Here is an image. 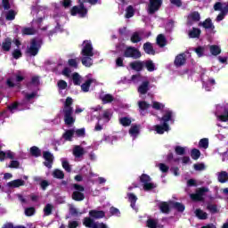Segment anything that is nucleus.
<instances>
[{
  "instance_id": "27",
  "label": "nucleus",
  "mask_w": 228,
  "mask_h": 228,
  "mask_svg": "<svg viewBox=\"0 0 228 228\" xmlns=\"http://www.w3.org/2000/svg\"><path fill=\"white\" fill-rule=\"evenodd\" d=\"M195 215L199 220H208V213L204 212V210L200 208H197L195 210Z\"/></svg>"
},
{
  "instance_id": "15",
  "label": "nucleus",
  "mask_w": 228,
  "mask_h": 228,
  "mask_svg": "<svg viewBox=\"0 0 228 228\" xmlns=\"http://www.w3.org/2000/svg\"><path fill=\"white\" fill-rule=\"evenodd\" d=\"M168 129H170L168 123L155 126V131H157L158 134H163L165 131H168Z\"/></svg>"
},
{
  "instance_id": "50",
  "label": "nucleus",
  "mask_w": 228,
  "mask_h": 228,
  "mask_svg": "<svg viewBox=\"0 0 228 228\" xmlns=\"http://www.w3.org/2000/svg\"><path fill=\"white\" fill-rule=\"evenodd\" d=\"M189 19H191L193 22H199L200 20V13L199 12H193L189 15Z\"/></svg>"
},
{
  "instance_id": "20",
  "label": "nucleus",
  "mask_w": 228,
  "mask_h": 228,
  "mask_svg": "<svg viewBox=\"0 0 228 228\" xmlns=\"http://www.w3.org/2000/svg\"><path fill=\"white\" fill-rule=\"evenodd\" d=\"M33 86L35 88H38L40 86V77L38 76H34L32 77L30 82H29V89L33 90Z\"/></svg>"
},
{
  "instance_id": "43",
  "label": "nucleus",
  "mask_w": 228,
  "mask_h": 228,
  "mask_svg": "<svg viewBox=\"0 0 228 228\" xmlns=\"http://www.w3.org/2000/svg\"><path fill=\"white\" fill-rule=\"evenodd\" d=\"M88 13V9L85 7V4H80L79 10H78V15L79 17H86V14Z\"/></svg>"
},
{
  "instance_id": "62",
  "label": "nucleus",
  "mask_w": 228,
  "mask_h": 228,
  "mask_svg": "<svg viewBox=\"0 0 228 228\" xmlns=\"http://www.w3.org/2000/svg\"><path fill=\"white\" fill-rule=\"evenodd\" d=\"M57 85L60 90H65L68 86L67 82L65 80H59Z\"/></svg>"
},
{
  "instance_id": "1",
  "label": "nucleus",
  "mask_w": 228,
  "mask_h": 228,
  "mask_svg": "<svg viewBox=\"0 0 228 228\" xmlns=\"http://www.w3.org/2000/svg\"><path fill=\"white\" fill-rule=\"evenodd\" d=\"M74 100L71 97H67L63 105V117H64V124L66 126H74L76 123V118H74Z\"/></svg>"
},
{
  "instance_id": "45",
  "label": "nucleus",
  "mask_w": 228,
  "mask_h": 228,
  "mask_svg": "<svg viewBox=\"0 0 228 228\" xmlns=\"http://www.w3.org/2000/svg\"><path fill=\"white\" fill-rule=\"evenodd\" d=\"M138 107L141 110V111H145V110H149L151 108V104H149L145 101H140L138 102Z\"/></svg>"
},
{
  "instance_id": "44",
  "label": "nucleus",
  "mask_w": 228,
  "mask_h": 228,
  "mask_svg": "<svg viewBox=\"0 0 228 228\" xmlns=\"http://www.w3.org/2000/svg\"><path fill=\"white\" fill-rule=\"evenodd\" d=\"M129 134H131V136L140 134V126L138 125L132 126L129 129Z\"/></svg>"
},
{
  "instance_id": "63",
  "label": "nucleus",
  "mask_w": 228,
  "mask_h": 228,
  "mask_svg": "<svg viewBox=\"0 0 228 228\" xmlns=\"http://www.w3.org/2000/svg\"><path fill=\"white\" fill-rule=\"evenodd\" d=\"M68 64L69 67H72L73 69H77V61L76 59H69L68 61Z\"/></svg>"
},
{
  "instance_id": "39",
  "label": "nucleus",
  "mask_w": 228,
  "mask_h": 228,
  "mask_svg": "<svg viewBox=\"0 0 228 228\" xmlns=\"http://www.w3.org/2000/svg\"><path fill=\"white\" fill-rule=\"evenodd\" d=\"M84 225L88 228H94L95 221L92 217H86L83 222Z\"/></svg>"
},
{
  "instance_id": "30",
  "label": "nucleus",
  "mask_w": 228,
  "mask_h": 228,
  "mask_svg": "<svg viewBox=\"0 0 228 228\" xmlns=\"http://www.w3.org/2000/svg\"><path fill=\"white\" fill-rule=\"evenodd\" d=\"M92 83H94V79L89 78L87 79L84 84L81 85V90L82 92H90V86H92Z\"/></svg>"
},
{
  "instance_id": "61",
  "label": "nucleus",
  "mask_w": 228,
  "mask_h": 228,
  "mask_svg": "<svg viewBox=\"0 0 228 228\" xmlns=\"http://www.w3.org/2000/svg\"><path fill=\"white\" fill-rule=\"evenodd\" d=\"M51 183H49V181L47 180H43L39 183V186H41V189L43 191L47 190V187L50 185Z\"/></svg>"
},
{
  "instance_id": "29",
  "label": "nucleus",
  "mask_w": 228,
  "mask_h": 228,
  "mask_svg": "<svg viewBox=\"0 0 228 228\" xmlns=\"http://www.w3.org/2000/svg\"><path fill=\"white\" fill-rule=\"evenodd\" d=\"M209 51L213 56H218L222 53V49L216 45H210Z\"/></svg>"
},
{
  "instance_id": "7",
  "label": "nucleus",
  "mask_w": 228,
  "mask_h": 228,
  "mask_svg": "<svg viewBox=\"0 0 228 228\" xmlns=\"http://www.w3.org/2000/svg\"><path fill=\"white\" fill-rule=\"evenodd\" d=\"M85 46L81 51L82 56L91 57L94 56V46H92V42L84 41Z\"/></svg>"
},
{
  "instance_id": "53",
  "label": "nucleus",
  "mask_w": 228,
  "mask_h": 228,
  "mask_svg": "<svg viewBox=\"0 0 228 228\" xmlns=\"http://www.w3.org/2000/svg\"><path fill=\"white\" fill-rule=\"evenodd\" d=\"M146 225L149 228H158V222L154 219H148L146 222Z\"/></svg>"
},
{
  "instance_id": "47",
  "label": "nucleus",
  "mask_w": 228,
  "mask_h": 228,
  "mask_svg": "<svg viewBox=\"0 0 228 228\" xmlns=\"http://www.w3.org/2000/svg\"><path fill=\"white\" fill-rule=\"evenodd\" d=\"M134 16V7L133 5H129L126 8V19H131V17Z\"/></svg>"
},
{
  "instance_id": "8",
  "label": "nucleus",
  "mask_w": 228,
  "mask_h": 228,
  "mask_svg": "<svg viewBox=\"0 0 228 228\" xmlns=\"http://www.w3.org/2000/svg\"><path fill=\"white\" fill-rule=\"evenodd\" d=\"M174 65L177 68L186 65V53H179L176 55L174 61Z\"/></svg>"
},
{
  "instance_id": "35",
  "label": "nucleus",
  "mask_w": 228,
  "mask_h": 228,
  "mask_svg": "<svg viewBox=\"0 0 228 228\" xmlns=\"http://www.w3.org/2000/svg\"><path fill=\"white\" fill-rule=\"evenodd\" d=\"M173 208L178 211V213H183L184 209H186V207L181 202H174Z\"/></svg>"
},
{
  "instance_id": "38",
  "label": "nucleus",
  "mask_w": 228,
  "mask_h": 228,
  "mask_svg": "<svg viewBox=\"0 0 228 228\" xmlns=\"http://www.w3.org/2000/svg\"><path fill=\"white\" fill-rule=\"evenodd\" d=\"M2 49L3 51H10V49H12V39L7 38L5 39L3 44H2Z\"/></svg>"
},
{
  "instance_id": "33",
  "label": "nucleus",
  "mask_w": 228,
  "mask_h": 228,
  "mask_svg": "<svg viewBox=\"0 0 228 228\" xmlns=\"http://www.w3.org/2000/svg\"><path fill=\"white\" fill-rule=\"evenodd\" d=\"M72 81L75 86H81V76L79 73L75 72L72 74Z\"/></svg>"
},
{
  "instance_id": "5",
  "label": "nucleus",
  "mask_w": 228,
  "mask_h": 228,
  "mask_svg": "<svg viewBox=\"0 0 228 228\" xmlns=\"http://www.w3.org/2000/svg\"><path fill=\"white\" fill-rule=\"evenodd\" d=\"M150 4L148 5V13L149 15H154L156 12H159L163 4V0H149Z\"/></svg>"
},
{
  "instance_id": "37",
  "label": "nucleus",
  "mask_w": 228,
  "mask_h": 228,
  "mask_svg": "<svg viewBox=\"0 0 228 228\" xmlns=\"http://www.w3.org/2000/svg\"><path fill=\"white\" fill-rule=\"evenodd\" d=\"M19 200L21 202L23 208H26V205L28 204L29 200V197L24 193L18 194Z\"/></svg>"
},
{
  "instance_id": "55",
  "label": "nucleus",
  "mask_w": 228,
  "mask_h": 228,
  "mask_svg": "<svg viewBox=\"0 0 228 228\" xmlns=\"http://www.w3.org/2000/svg\"><path fill=\"white\" fill-rule=\"evenodd\" d=\"M196 54L199 56V58H202L204 56V46H198L197 48L194 49Z\"/></svg>"
},
{
  "instance_id": "56",
  "label": "nucleus",
  "mask_w": 228,
  "mask_h": 228,
  "mask_svg": "<svg viewBox=\"0 0 228 228\" xmlns=\"http://www.w3.org/2000/svg\"><path fill=\"white\" fill-rule=\"evenodd\" d=\"M225 114L218 116V118L221 122H228V109L224 110Z\"/></svg>"
},
{
  "instance_id": "41",
  "label": "nucleus",
  "mask_w": 228,
  "mask_h": 228,
  "mask_svg": "<svg viewBox=\"0 0 228 228\" xmlns=\"http://www.w3.org/2000/svg\"><path fill=\"white\" fill-rule=\"evenodd\" d=\"M159 209H160L161 213H166L167 215H168V213H170V206L167 202L160 203Z\"/></svg>"
},
{
  "instance_id": "13",
  "label": "nucleus",
  "mask_w": 228,
  "mask_h": 228,
  "mask_svg": "<svg viewBox=\"0 0 228 228\" xmlns=\"http://www.w3.org/2000/svg\"><path fill=\"white\" fill-rule=\"evenodd\" d=\"M143 51L146 53V54H151V56L156 54V50H154V46H152V43L151 42H146L143 44Z\"/></svg>"
},
{
  "instance_id": "4",
  "label": "nucleus",
  "mask_w": 228,
  "mask_h": 228,
  "mask_svg": "<svg viewBox=\"0 0 228 228\" xmlns=\"http://www.w3.org/2000/svg\"><path fill=\"white\" fill-rule=\"evenodd\" d=\"M151 178L147 174H142L140 176V183H142L144 191H151V190H154V188H157L158 185L156 183H151Z\"/></svg>"
},
{
  "instance_id": "60",
  "label": "nucleus",
  "mask_w": 228,
  "mask_h": 228,
  "mask_svg": "<svg viewBox=\"0 0 228 228\" xmlns=\"http://www.w3.org/2000/svg\"><path fill=\"white\" fill-rule=\"evenodd\" d=\"M62 168H64V170H66V172H72L70 164H69V161H67V160L62 161Z\"/></svg>"
},
{
  "instance_id": "54",
  "label": "nucleus",
  "mask_w": 228,
  "mask_h": 228,
  "mask_svg": "<svg viewBox=\"0 0 228 228\" xmlns=\"http://www.w3.org/2000/svg\"><path fill=\"white\" fill-rule=\"evenodd\" d=\"M207 209L212 213V215H215V213H218V207L216 205L208 204L207 206Z\"/></svg>"
},
{
  "instance_id": "18",
  "label": "nucleus",
  "mask_w": 228,
  "mask_h": 228,
  "mask_svg": "<svg viewBox=\"0 0 228 228\" xmlns=\"http://www.w3.org/2000/svg\"><path fill=\"white\" fill-rule=\"evenodd\" d=\"M71 199L76 202H81L82 200H85V193L79 192V191H75L71 195Z\"/></svg>"
},
{
  "instance_id": "64",
  "label": "nucleus",
  "mask_w": 228,
  "mask_h": 228,
  "mask_svg": "<svg viewBox=\"0 0 228 228\" xmlns=\"http://www.w3.org/2000/svg\"><path fill=\"white\" fill-rule=\"evenodd\" d=\"M93 228H108V225L104 223L95 222Z\"/></svg>"
},
{
  "instance_id": "34",
  "label": "nucleus",
  "mask_w": 228,
  "mask_h": 228,
  "mask_svg": "<svg viewBox=\"0 0 228 228\" xmlns=\"http://www.w3.org/2000/svg\"><path fill=\"white\" fill-rule=\"evenodd\" d=\"M13 157H14V154L12 151L4 152V151H0V161H4V159H6V158L12 159Z\"/></svg>"
},
{
  "instance_id": "42",
  "label": "nucleus",
  "mask_w": 228,
  "mask_h": 228,
  "mask_svg": "<svg viewBox=\"0 0 228 228\" xmlns=\"http://www.w3.org/2000/svg\"><path fill=\"white\" fill-rule=\"evenodd\" d=\"M53 175L55 179H65V173L60 169H54Z\"/></svg>"
},
{
  "instance_id": "25",
  "label": "nucleus",
  "mask_w": 228,
  "mask_h": 228,
  "mask_svg": "<svg viewBox=\"0 0 228 228\" xmlns=\"http://www.w3.org/2000/svg\"><path fill=\"white\" fill-rule=\"evenodd\" d=\"M54 209V206L51 203H47L44 208V216H51L53 215V210Z\"/></svg>"
},
{
  "instance_id": "22",
  "label": "nucleus",
  "mask_w": 228,
  "mask_h": 228,
  "mask_svg": "<svg viewBox=\"0 0 228 228\" xmlns=\"http://www.w3.org/2000/svg\"><path fill=\"white\" fill-rule=\"evenodd\" d=\"M29 153L33 156V158H40V156H42V150L37 146H32L29 149Z\"/></svg>"
},
{
  "instance_id": "26",
  "label": "nucleus",
  "mask_w": 228,
  "mask_h": 228,
  "mask_svg": "<svg viewBox=\"0 0 228 228\" xmlns=\"http://www.w3.org/2000/svg\"><path fill=\"white\" fill-rule=\"evenodd\" d=\"M174 115V112L170 110H166L165 115L160 118L164 124H167V122H170L172 120V116Z\"/></svg>"
},
{
  "instance_id": "31",
  "label": "nucleus",
  "mask_w": 228,
  "mask_h": 228,
  "mask_svg": "<svg viewBox=\"0 0 228 228\" xmlns=\"http://www.w3.org/2000/svg\"><path fill=\"white\" fill-rule=\"evenodd\" d=\"M130 41L132 44H138V42H142V36H140V32H134L130 37Z\"/></svg>"
},
{
  "instance_id": "19",
  "label": "nucleus",
  "mask_w": 228,
  "mask_h": 228,
  "mask_svg": "<svg viewBox=\"0 0 228 228\" xmlns=\"http://www.w3.org/2000/svg\"><path fill=\"white\" fill-rule=\"evenodd\" d=\"M100 100L102 102V104H110V102L115 101V98L112 94H107L104 95H100Z\"/></svg>"
},
{
  "instance_id": "9",
  "label": "nucleus",
  "mask_w": 228,
  "mask_h": 228,
  "mask_svg": "<svg viewBox=\"0 0 228 228\" xmlns=\"http://www.w3.org/2000/svg\"><path fill=\"white\" fill-rule=\"evenodd\" d=\"M130 69L135 70V72H142L143 67H145V62L142 61H134L129 63Z\"/></svg>"
},
{
  "instance_id": "36",
  "label": "nucleus",
  "mask_w": 228,
  "mask_h": 228,
  "mask_svg": "<svg viewBox=\"0 0 228 228\" xmlns=\"http://www.w3.org/2000/svg\"><path fill=\"white\" fill-rule=\"evenodd\" d=\"M219 183H227V179H228V174L226 171H221L218 175L217 177Z\"/></svg>"
},
{
  "instance_id": "48",
  "label": "nucleus",
  "mask_w": 228,
  "mask_h": 228,
  "mask_svg": "<svg viewBox=\"0 0 228 228\" xmlns=\"http://www.w3.org/2000/svg\"><path fill=\"white\" fill-rule=\"evenodd\" d=\"M119 124L124 127H128V126H131V119L127 117L121 118L119 119Z\"/></svg>"
},
{
  "instance_id": "21",
  "label": "nucleus",
  "mask_w": 228,
  "mask_h": 228,
  "mask_svg": "<svg viewBox=\"0 0 228 228\" xmlns=\"http://www.w3.org/2000/svg\"><path fill=\"white\" fill-rule=\"evenodd\" d=\"M128 197V200L130 202V206L133 209H136V200H138V198L136 197V195H134V193L133 192H129L127 194Z\"/></svg>"
},
{
  "instance_id": "52",
  "label": "nucleus",
  "mask_w": 228,
  "mask_h": 228,
  "mask_svg": "<svg viewBox=\"0 0 228 228\" xmlns=\"http://www.w3.org/2000/svg\"><path fill=\"white\" fill-rule=\"evenodd\" d=\"M15 15H17V12L11 10L7 12L5 19L6 20H13L15 19Z\"/></svg>"
},
{
  "instance_id": "12",
  "label": "nucleus",
  "mask_w": 228,
  "mask_h": 228,
  "mask_svg": "<svg viewBox=\"0 0 228 228\" xmlns=\"http://www.w3.org/2000/svg\"><path fill=\"white\" fill-rule=\"evenodd\" d=\"M89 216L95 220H99L101 218H104V216H106V213L102 210H90Z\"/></svg>"
},
{
  "instance_id": "14",
  "label": "nucleus",
  "mask_w": 228,
  "mask_h": 228,
  "mask_svg": "<svg viewBox=\"0 0 228 228\" xmlns=\"http://www.w3.org/2000/svg\"><path fill=\"white\" fill-rule=\"evenodd\" d=\"M201 33L202 30L200 28L193 27L188 33L189 38H200Z\"/></svg>"
},
{
  "instance_id": "17",
  "label": "nucleus",
  "mask_w": 228,
  "mask_h": 228,
  "mask_svg": "<svg viewBox=\"0 0 228 228\" xmlns=\"http://www.w3.org/2000/svg\"><path fill=\"white\" fill-rule=\"evenodd\" d=\"M76 133V130L74 129H68L65 131V133L62 134V138L66 142H72V138H74V134Z\"/></svg>"
},
{
  "instance_id": "16",
  "label": "nucleus",
  "mask_w": 228,
  "mask_h": 228,
  "mask_svg": "<svg viewBox=\"0 0 228 228\" xmlns=\"http://www.w3.org/2000/svg\"><path fill=\"white\" fill-rule=\"evenodd\" d=\"M24 184H26V183L23 180L17 179V180L9 182L7 183V186H9V188H20V186H24Z\"/></svg>"
},
{
  "instance_id": "6",
  "label": "nucleus",
  "mask_w": 228,
  "mask_h": 228,
  "mask_svg": "<svg viewBox=\"0 0 228 228\" xmlns=\"http://www.w3.org/2000/svg\"><path fill=\"white\" fill-rule=\"evenodd\" d=\"M43 158L45 160L44 166L46 168H53V163H54V155L50 151H43Z\"/></svg>"
},
{
  "instance_id": "2",
  "label": "nucleus",
  "mask_w": 228,
  "mask_h": 228,
  "mask_svg": "<svg viewBox=\"0 0 228 228\" xmlns=\"http://www.w3.org/2000/svg\"><path fill=\"white\" fill-rule=\"evenodd\" d=\"M44 39L42 38V37L37 36L36 37H33L30 40L29 56H37V54L40 53V49H42Z\"/></svg>"
},
{
  "instance_id": "24",
  "label": "nucleus",
  "mask_w": 228,
  "mask_h": 228,
  "mask_svg": "<svg viewBox=\"0 0 228 228\" xmlns=\"http://www.w3.org/2000/svg\"><path fill=\"white\" fill-rule=\"evenodd\" d=\"M85 154V149L79 145L75 146L73 149V155L75 158H81Z\"/></svg>"
},
{
  "instance_id": "40",
  "label": "nucleus",
  "mask_w": 228,
  "mask_h": 228,
  "mask_svg": "<svg viewBox=\"0 0 228 228\" xmlns=\"http://www.w3.org/2000/svg\"><path fill=\"white\" fill-rule=\"evenodd\" d=\"M81 61L84 67H90L91 65H94V61L92 60V57L85 56L82 58Z\"/></svg>"
},
{
  "instance_id": "49",
  "label": "nucleus",
  "mask_w": 228,
  "mask_h": 228,
  "mask_svg": "<svg viewBox=\"0 0 228 228\" xmlns=\"http://www.w3.org/2000/svg\"><path fill=\"white\" fill-rule=\"evenodd\" d=\"M175 152L177 156H184V154H186V149L183 146H175Z\"/></svg>"
},
{
  "instance_id": "10",
  "label": "nucleus",
  "mask_w": 228,
  "mask_h": 228,
  "mask_svg": "<svg viewBox=\"0 0 228 228\" xmlns=\"http://www.w3.org/2000/svg\"><path fill=\"white\" fill-rule=\"evenodd\" d=\"M208 191V188L202 187L200 188L198 191H196L195 194H191V198L192 199V200H203V197H204V193H206Z\"/></svg>"
},
{
  "instance_id": "23",
  "label": "nucleus",
  "mask_w": 228,
  "mask_h": 228,
  "mask_svg": "<svg viewBox=\"0 0 228 228\" xmlns=\"http://www.w3.org/2000/svg\"><path fill=\"white\" fill-rule=\"evenodd\" d=\"M201 26L205 28V29H215V25L213 24V20H211V18H208L206 19L202 23Z\"/></svg>"
},
{
  "instance_id": "32",
  "label": "nucleus",
  "mask_w": 228,
  "mask_h": 228,
  "mask_svg": "<svg viewBox=\"0 0 228 228\" xmlns=\"http://www.w3.org/2000/svg\"><path fill=\"white\" fill-rule=\"evenodd\" d=\"M144 67L147 69L148 72H154L156 70V65L152 60H148L144 62Z\"/></svg>"
},
{
  "instance_id": "11",
  "label": "nucleus",
  "mask_w": 228,
  "mask_h": 228,
  "mask_svg": "<svg viewBox=\"0 0 228 228\" xmlns=\"http://www.w3.org/2000/svg\"><path fill=\"white\" fill-rule=\"evenodd\" d=\"M149 85H151V82H149V80L142 81V84L139 86L137 92L141 94V95H145L147 92L151 90Z\"/></svg>"
},
{
  "instance_id": "51",
  "label": "nucleus",
  "mask_w": 228,
  "mask_h": 228,
  "mask_svg": "<svg viewBox=\"0 0 228 228\" xmlns=\"http://www.w3.org/2000/svg\"><path fill=\"white\" fill-rule=\"evenodd\" d=\"M199 146L201 147V149H208V147H209V139L208 138L200 139Z\"/></svg>"
},
{
  "instance_id": "3",
  "label": "nucleus",
  "mask_w": 228,
  "mask_h": 228,
  "mask_svg": "<svg viewBox=\"0 0 228 228\" xmlns=\"http://www.w3.org/2000/svg\"><path fill=\"white\" fill-rule=\"evenodd\" d=\"M124 58H132L133 60H140L142 52L134 46H126L123 53Z\"/></svg>"
},
{
  "instance_id": "28",
  "label": "nucleus",
  "mask_w": 228,
  "mask_h": 228,
  "mask_svg": "<svg viewBox=\"0 0 228 228\" xmlns=\"http://www.w3.org/2000/svg\"><path fill=\"white\" fill-rule=\"evenodd\" d=\"M157 45L159 47H165L167 45V37L163 34H159L157 37Z\"/></svg>"
},
{
  "instance_id": "58",
  "label": "nucleus",
  "mask_w": 228,
  "mask_h": 228,
  "mask_svg": "<svg viewBox=\"0 0 228 228\" xmlns=\"http://www.w3.org/2000/svg\"><path fill=\"white\" fill-rule=\"evenodd\" d=\"M110 215L116 216H120V210H118V208H115V207H110Z\"/></svg>"
},
{
  "instance_id": "46",
  "label": "nucleus",
  "mask_w": 228,
  "mask_h": 228,
  "mask_svg": "<svg viewBox=\"0 0 228 228\" xmlns=\"http://www.w3.org/2000/svg\"><path fill=\"white\" fill-rule=\"evenodd\" d=\"M191 158L194 160L199 159L200 158V151L199 149H192L191 151Z\"/></svg>"
},
{
  "instance_id": "59",
  "label": "nucleus",
  "mask_w": 228,
  "mask_h": 228,
  "mask_svg": "<svg viewBox=\"0 0 228 228\" xmlns=\"http://www.w3.org/2000/svg\"><path fill=\"white\" fill-rule=\"evenodd\" d=\"M76 133V135L78 137V138H84L85 134H86V131H85V128H79V129H77L75 131Z\"/></svg>"
},
{
  "instance_id": "57",
  "label": "nucleus",
  "mask_w": 228,
  "mask_h": 228,
  "mask_svg": "<svg viewBox=\"0 0 228 228\" xmlns=\"http://www.w3.org/2000/svg\"><path fill=\"white\" fill-rule=\"evenodd\" d=\"M40 91L39 87H36L32 93L29 94V101L35 99V97H39L38 92Z\"/></svg>"
}]
</instances>
